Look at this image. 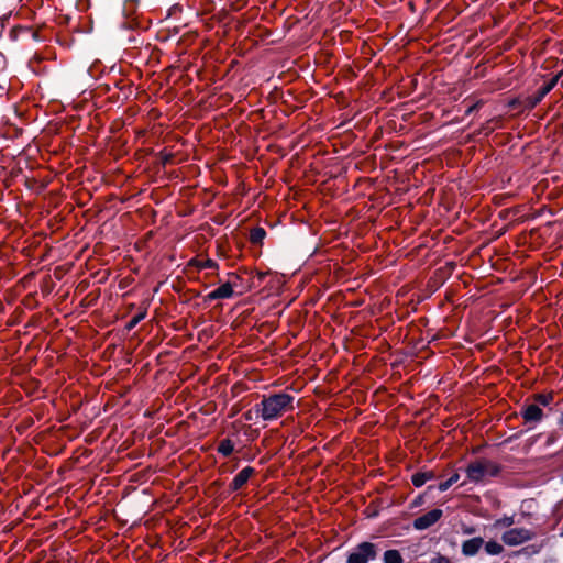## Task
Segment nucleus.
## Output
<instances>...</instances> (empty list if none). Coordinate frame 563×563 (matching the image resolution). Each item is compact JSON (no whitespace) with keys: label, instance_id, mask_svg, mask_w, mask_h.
I'll list each match as a JSON object with an SVG mask.
<instances>
[{"label":"nucleus","instance_id":"obj_1","mask_svg":"<svg viewBox=\"0 0 563 563\" xmlns=\"http://www.w3.org/2000/svg\"><path fill=\"white\" fill-rule=\"evenodd\" d=\"M294 401V396L280 391L263 396L261 402L255 405L254 411L264 421H272L280 418L288 411H292L295 409Z\"/></svg>","mask_w":563,"mask_h":563},{"label":"nucleus","instance_id":"obj_2","mask_svg":"<svg viewBox=\"0 0 563 563\" xmlns=\"http://www.w3.org/2000/svg\"><path fill=\"white\" fill-rule=\"evenodd\" d=\"M499 472L500 466L496 462L487 459H477L463 470L464 479L461 485H464L466 482L475 484L487 482L497 476Z\"/></svg>","mask_w":563,"mask_h":563},{"label":"nucleus","instance_id":"obj_3","mask_svg":"<svg viewBox=\"0 0 563 563\" xmlns=\"http://www.w3.org/2000/svg\"><path fill=\"white\" fill-rule=\"evenodd\" d=\"M375 556V545L369 542H363L350 553L347 558V563H367Z\"/></svg>","mask_w":563,"mask_h":563},{"label":"nucleus","instance_id":"obj_4","mask_svg":"<svg viewBox=\"0 0 563 563\" xmlns=\"http://www.w3.org/2000/svg\"><path fill=\"white\" fill-rule=\"evenodd\" d=\"M532 537L533 532L526 528H512L503 533L501 540L507 545L516 547L531 540Z\"/></svg>","mask_w":563,"mask_h":563},{"label":"nucleus","instance_id":"obj_5","mask_svg":"<svg viewBox=\"0 0 563 563\" xmlns=\"http://www.w3.org/2000/svg\"><path fill=\"white\" fill-rule=\"evenodd\" d=\"M442 514L441 509H432L415 519L412 526L416 530H426L433 526L442 517Z\"/></svg>","mask_w":563,"mask_h":563},{"label":"nucleus","instance_id":"obj_6","mask_svg":"<svg viewBox=\"0 0 563 563\" xmlns=\"http://www.w3.org/2000/svg\"><path fill=\"white\" fill-rule=\"evenodd\" d=\"M521 416L525 419V422L537 423L542 419L543 411L538 405L531 404L522 409Z\"/></svg>","mask_w":563,"mask_h":563},{"label":"nucleus","instance_id":"obj_7","mask_svg":"<svg viewBox=\"0 0 563 563\" xmlns=\"http://www.w3.org/2000/svg\"><path fill=\"white\" fill-rule=\"evenodd\" d=\"M254 474L253 467H244L241 470L234 478L230 483V489L232 490H239L243 488V486L246 484V482L250 479V477Z\"/></svg>","mask_w":563,"mask_h":563},{"label":"nucleus","instance_id":"obj_8","mask_svg":"<svg viewBox=\"0 0 563 563\" xmlns=\"http://www.w3.org/2000/svg\"><path fill=\"white\" fill-rule=\"evenodd\" d=\"M234 294L233 287L230 283L222 284L217 289L212 290L206 296V299L217 300V299H228L231 298Z\"/></svg>","mask_w":563,"mask_h":563},{"label":"nucleus","instance_id":"obj_9","mask_svg":"<svg viewBox=\"0 0 563 563\" xmlns=\"http://www.w3.org/2000/svg\"><path fill=\"white\" fill-rule=\"evenodd\" d=\"M483 544H484V540L479 537L465 540L462 543V553L465 556H473L478 553V551L483 547Z\"/></svg>","mask_w":563,"mask_h":563},{"label":"nucleus","instance_id":"obj_10","mask_svg":"<svg viewBox=\"0 0 563 563\" xmlns=\"http://www.w3.org/2000/svg\"><path fill=\"white\" fill-rule=\"evenodd\" d=\"M559 80V77L555 76L551 80H549L547 84H544L536 93L533 98L532 106H536L539 103L556 85Z\"/></svg>","mask_w":563,"mask_h":563},{"label":"nucleus","instance_id":"obj_11","mask_svg":"<svg viewBox=\"0 0 563 563\" xmlns=\"http://www.w3.org/2000/svg\"><path fill=\"white\" fill-rule=\"evenodd\" d=\"M188 266L196 267L199 271L205 269V268L214 269V268H218V263L211 258L199 260L197 257H194L188 262Z\"/></svg>","mask_w":563,"mask_h":563},{"label":"nucleus","instance_id":"obj_12","mask_svg":"<svg viewBox=\"0 0 563 563\" xmlns=\"http://www.w3.org/2000/svg\"><path fill=\"white\" fill-rule=\"evenodd\" d=\"M433 477L434 476H433L432 472H421V473L413 474L411 477V481H412V484L417 488H419L422 485H424L428 481L432 479Z\"/></svg>","mask_w":563,"mask_h":563},{"label":"nucleus","instance_id":"obj_13","mask_svg":"<svg viewBox=\"0 0 563 563\" xmlns=\"http://www.w3.org/2000/svg\"><path fill=\"white\" fill-rule=\"evenodd\" d=\"M218 452L223 456H229L234 450V444L230 439H223L218 445Z\"/></svg>","mask_w":563,"mask_h":563},{"label":"nucleus","instance_id":"obj_14","mask_svg":"<svg viewBox=\"0 0 563 563\" xmlns=\"http://www.w3.org/2000/svg\"><path fill=\"white\" fill-rule=\"evenodd\" d=\"M265 236H266V231L261 227H256V228L252 229L250 232V241L254 244L262 243V241L265 239Z\"/></svg>","mask_w":563,"mask_h":563},{"label":"nucleus","instance_id":"obj_15","mask_svg":"<svg viewBox=\"0 0 563 563\" xmlns=\"http://www.w3.org/2000/svg\"><path fill=\"white\" fill-rule=\"evenodd\" d=\"M384 563H402V558L397 550H387L384 553Z\"/></svg>","mask_w":563,"mask_h":563},{"label":"nucleus","instance_id":"obj_16","mask_svg":"<svg viewBox=\"0 0 563 563\" xmlns=\"http://www.w3.org/2000/svg\"><path fill=\"white\" fill-rule=\"evenodd\" d=\"M460 478H461V473L456 472L450 478H448L446 481L440 482L437 487L440 490H446L453 484L457 483L460 481Z\"/></svg>","mask_w":563,"mask_h":563},{"label":"nucleus","instance_id":"obj_17","mask_svg":"<svg viewBox=\"0 0 563 563\" xmlns=\"http://www.w3.org/2000/svg\"><path fill=\"white\" fill-rule=\"evenodd\" d=\"M504 548L496 541H488L485 544V551L490 555H498L503 552Z\"/></svg>","mask_w":563,"mask_h":563},{"label":"nucleus","instance_id":"obj_18","mask_svg":"<svg viewBox=\"0 0 563 563\" xmlns=\"http://www.w3.org/2000/svg\"><path fill=\"white\" fill-rule=\"evenodd\" d=\"M147 314L146 309L140 311L137 314L131 318V320L126 324L128 330H132L139 322H141L143 319H145Z\"/></svg>","mask_w":563,"mask_h":563},{"label":"nucleus","instance_id":"obj_19","mask_svg":"<svg viewBox=\"0 0 563 563\" xmlns=\"http://www.w3.org/2000/svg\"><path fill=\"white\" fill-rule=\"evenodd\" d=\"M515 522L514 520V517L511 516H505L500 519H497L495 522H494V527L495 528H505V527H510L512 526Z\"/></svg>","mask_w":563,"mask_h":563},{"label":"nucleus","instance_id":"obj_20","mask_svg":"<svg viewBox=\"0 0 563 563\" xmlns=\"http://www.w3.org/2000/svg\"><path fill=\"white\" fill-rule=\"evenodd\" d=\"M537 401L540 402L541 405L543 406H547L550 404V401L552 400V396L551 395H542V394H539L537 395L536 397Z\"/></svg>","mask_w":563,"mask_h":563},{"label":"nucleus","instance_id":"obj_21","mask_svg":"<svg viewBox=\"0 0 563 563\" xmlns=\"http://www.w3.org/2000/svg\"><path fill=\"white\" fill-rule=\"evenodd\" d=\"M430 563H452L450 561L449 558L444 556V555H441V554H437L431 561Z\"/></svg>","mask_w":563,"mask_h":563},{"label":"nucleus","instance_id":"obj_22","mask_svg":"<svg viewBox=\"0 0 563 563\" xmlns=\"http://www.w3.org/2000/svg\"><path fill=\"white\" fill-rule=\"evenodd\" d=\"M422 504V497L418 496L415 501L412 503L413 507L420 506Z\"/></svg>","mask_w":563,"mask_h":563}]
</instances>
